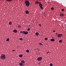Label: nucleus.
Here are the masks:
<instances>
[{
  "mask_svg": "<svg viewBox=\"0 0 66 66\" xmlns=\"http://www.w3.org/2000/svg\"><path fill=\"white\" fill-rule=\"evenodd\" d=\"M6 56L4 54H1V58L2 60H5L6 59Z\"/></svg>",
  "mask_w": 66,
  "mask_h": 66,
  "instance_id": "obj_1",
  "label": "nucleus"
},
{
  "mask_svg": "<svg viewBox=\"0 0 66 66\" xmlns=\"http://www.w3.org/2000/svg\"><path fill=\"white\" fill-rule=\"evenodd\" d=\"M25 3L26 4V6H29L30 4V3L29 1H25Z\"/></svg>",
  "mask_w": 66,
  "mask_h": 66,
  "instance_id": "obj_2",
  "label": "nucleus"
},
{
  "mask_svg": "<svg viewBox=\"0 0 66 66\" xmlns=\"http://www.w3.org/2000/svg\"><path fill=\"white\" fill-rule=\"evenodd\" d=\"M23 34H24L25 35H27L28 34V32L27 31H23Z\"/></svg>",
  "mask_w": 66,
  "mask_h": 66,
  "instance_id": "obj_3",
  "label": "nucleus"
},
{
  "mask_svg": "<svg viewBox=\"0 0 66 66\" xmlns=\"http://www.w3.org/2000/svg\"><path fill=\"white\" fill-rule=\"evenodd\" d=\"M42 60V57H39L37 59V60L38 61H40Z\"/></svg>",
  "mask_w": 66,
  "mask_h": 66,
  "instance_id": "obj_4",
  "label": "nucleus"
},
{
  "mask_svg": "<svg viewBox=\"0 0 66 66\" xmlns=\"http://www.w3.org/2000/svg\"><path fill=\"white\" fill-rule=\"evenodd\" d=\"M39 6H40V9H42V10L43 9V7L42 6H43V5H42V4H40V5H39Z\"/></svg>",
  "mask_w": 66,
  "mask_h": 66,
  "instance_id": "obj_5",
  "label": "nucleus"
},
{
  "mask_svg": "<svg viewBox=\"0 0 66 66\" xmlns=\"http://www.w3.org/2000/svg\"><path fill=\"white\" fill-rule=\"evenodd\" d=\"M62 36V35L61 34H58V37H61Z\"/></svg>",
  "mask_w": 66,
  "mask_h": 66,
  "instance_id": "obj_6",
  "label": "nucleus"
},
{
  "mask_svg": "<svg viewBox=\"0 0 66 66\" xmlns=\"http://www.w3.org/2000/svg\"><path fill=\"white\" fill-rule=\"evenodd\" d=\"M64 14L63 13H60V15L61 17H62L64 16Z\"/></svg>",
  "mask_w": 66,
  "mask_h": 66,
  "instance_id": "obj_7",
  "label": "nucleus"
},
{
  "mask_svg": "<svg viewBox=\"0 0 66 66\" xmlns=\"http://www.w3.org/2000/svg\"><path fill=\"white\" fill-rule=\"evenodd\" d=\"M13 32H14V33H16L17 32V30H14L13 31Z\"/></svg>",
  "mask_w": 66,
  "mask_h": 66,
  "instance_id": "obj_8",
  "label": "nucleus"
},
{
  "mask_svg": "<svg viewBox=\"0 0 66 66\" xmlns=\"http://www.w3.org/2000/svg\"><path fill=\"white\" fill-rule=\"evenodd\" d=\"M19 65L20 66H22V65H23V64L22 62L20 63H19Z\"/></svg>",
  "mask_w": 66,
  "mask_h": 66,
  "instance_id": "obj_9",
  "label": "nucleus"
},
{
  "mask_svg": "<svg viewBox=\"0 0 66 66\" xmlns=\"http://www.w3.org/2000/svg\"><path fill=\"white\" fill-rule=\"evenodd\" d=\"M51 41L52 42H53L55 40L54 39H51Z\"/></svg>",
  "mask_w": 66,
  "mask_h": 66,
  "instance_id": "obj_10",
  "label": "nucleus"
},
{
  "mask_svg": "<svg viewBox=\"0 0 66 66\" xmlns=\"http://www.w3.org/2000/svg\"><path fill=\"white\" fill-rule=\"evenodd\" d=\"M21 62L23 63H24V60H21Z\"/></svg>",
  "mask_w": 66,
  "mask_h": 66,
  "instance_id": "obj_11",
  "label": "nucleus"
},
{
  "mask_svg": "<svg viewBox=\"0 0 66 66\" xmlns=\"http://www.w3.org/2000/svg\"><path fill=\"white\" fill-rule=\"evenodd\" d=\"M26 13L27 14H28L29 13V12L28 11H26Z\"/></svg>",
  "mask_w": 66,
  "mask_h": 66,
  "instance_id": "obj_12",
  "label": "nucleus"
},
{
  "mask_svg": "<svg viewBox=\"0 0 66 66\" xmlns=\"http://www.w3.org/2000/svg\"><path fill=\"white\" fill-rule=\"evenodd\" d=\"M23 56V55L22 54H20L19 55V57H22Z\"/></svg>",
  "mask_w": 66,
  "mask_h": 66,
  "instance_id": "obj_13",
  "label": "nucleus"
},
{
  "mask_svg": "<svg viewBox=\"0 0 66 66\" xmlns=\"http://www.w3.org/2000/svg\"><path fill=\"white\" fill-rule=\"evenodd\" d=\"M36 35L37 36H38V35H39V34L38 32H36Z\"/></svg>",
  "mask_w": 66,
  "mask_h": 66,
  "instance_id": "obj_14",
  "label": "nucleus"
},
{
  "mask_svg": "<svg viewBox=\"0 0 66 66\" xmlns=\"http://www.w3.org/2000/svg\"><path fill=\"white\" fill-rule=\"evenodd\" d=\"M29 51L28 50H26V52H27L28 53L29 52Z\"/></svg>",
  "mask_w": 66,
  "mask_h": 66,
  "instance_id": "obj_15",
  "label": "nucleus"
},
{
  "mask_svg": "<svg viewBox=\"0 0 66 66\" xmlns=\"http://www.w3.org/2000/svg\"><path fill=\"white\" fill-rule=\"evenodd\" d=\"M62 42V41L61 40H60L59 41V42L60 43H61Z\"/></svg>",
  "mask_w": 66,
  "mask_h": 66,
  "instance_id": "obj_16",
  "label": "nucleus"
},
{
  "mask_svg": "<svg viewBox=\"0 0 66 66\" xmlns=\"http://www.w3.org/2000/svg\"><path fill=\"white\" fill-rule=\"evenodd\" d=\"M10 40V39L9 38H7V39L6 40V41L7 42H9V41Z\"/></svg>",
  "mask_w": 66,
  "mask_h": 66,
  "instance_id": "obj_17",
  "label": "nucleus"
},
{
  "mask_svg": "<svg viewBox=\"0 0 66 66\" xmlns=\"http://www.w3.org/2000/svg\"><path fill=\"white\" fill-rule=\"evenodd\" d=\"M12 23V22L11 21H10L9 22V24L10 25Z\"/></svg>",
  "mask_w": 66,
  "mask_h": 66,
  "instance_id": "obj_18",
  "label": "nucleus"
},
{
  "mask_svg": "<svg viewBox=\"0 0 66 66\" xmlns=\"http://www.w3.org/2000/svg\"><path fill=\"white\" fill-rule=\"evenodd\" d=\"M51 10H54V8L53 7H52L51 9Z\"/></svg>",
  "mask_w": 66,
  "mask_h": 66,
  "instance_id": "obj_19",
  "label": "nucleus"
},
{
  "mask_svg": "<svg viewBox=\"0 0 66 66\" xmlns=\"http://www.w3.org/2000/svg\"><path fill=\"white\" fill-rule=\"evenodd\" d=\"M38 1H36L35 2V4H38Z\"/></svg>",
  "mask_w": 66,
  "mask_h": 66,
  "instance_id": "obj_20",
  "label": "nucleus"
},
{
  "mask_svg": "<svg viewBox=\"0 0 66 66\" xmlns=\"http://www.w3.org/2000/svg\"><path fill=\"white\" fill-rule=\"evenodd\" d=\"M39 45L40 46H42L43 45V44H42V43H39Z\"/></svg>",
  "mask_w": 66,
  "mask_h": 66,
  "instance_id": "obj_21",
  "label": "nucleus"
},
{
  "mask_svg": "<svg viewBox=\"0 0 66 66\" xmlns=\"http://www.w3.org/2000/svg\"><path fill=\"white\" fill-rule=\"evenodd\" d=\"M38 3L39 4V5H40V4H42H42L41 3V2H38Z\"/></svg>",
  "mask_w": 66,
  "mask_h": 66,
  "instance_id": "obj_22",
  "label": "nucleus"
},
{
  "mask_svg": "<svg viewBox=\"0 0 66 66\" xmlns=\"http://www.w3.org/2000/svg\"><path fill=\"white\" fill-rule=\"evenodd\" d=\"M22 39H23V38H20V40H21V41L22 40Z\"/></svg>",
  "mask_w": 66,
  "mask_h": 66,
  "instance_id": "obj_23",
  "label": "nucleus"
},
{
  "mask_svg": "<svg viewBox=\"0 0 66 66\" xmlns=\"http://www.w3.org/2000/svg\"><path fill=\"white\" fill-rule=\"evenodd\" d=\"M48 39L47 38H45V40H47Z\"/></svg>",
  "mask_w": 66,
  "mask_h": 66,
  "instance_id": "obj_24",
  "label": "nucleus"
},
{
  "mask_svg": "<svg viewBox=\"0 0 66 66\" xmlns=\"http://www.w3.org/2000/svg\"><path fill=\"white\" fill-rule=\"evenodd\" d=\"M50 66H53V64L52 63H50Z\"/></svg>",
  "mask_w": 66,
  "mask_h": 66,
  "instance_id": "obj_25",
  "label": "nucleus"
},
{
  "mask_svg": "<svg viewBox=\"0 0 66 66\" xmlns=\"http://www.w3.org/2000/svg\"><path fill=\"white\" fill-rule=\"evenodd\" d=\"M18 27L19 28H20L21 27V26L20 25H18Z\"/></svg>",
  "mask_w": 66,
  "mask_h": 66,
  "instance_id": "obj_26",
  "label": "nucleus"
},
{
  "mask_svg": "<svg viewBox=\"0 0 66 66\" xmlns=\"http://www.w3.org/2000/svg\"><path fill=\"white\" fill-rule=\"evenodd\" d=\"M11 0H7L6 1H8V2H10V1H11Z\"/></svg>",
  "mask_w": 66,
  "mask_h": 66,
  "instance_id": "obj_27",
  "label": "nucleus"
},
{
  "mask_svg": "<svg viewBox=\"0 0 66 66\" xmlns=\"http://www.w3.org/2000/svg\"><path fill=\"white\" fill-rule=\"evenodd\" d=\"M62 12L64 11V9H62Z\"/></svg>",
  "mask_w": 66,
  "mask_h": 66,
  "instance_id": "obj_28",
  "label": "nucleus"
},
{
  "mask_svg": "<svg viewBox=\"0 0 66 66\" xmlns=\"http://www.w3.org/2000/svg\"><path fill=\"white\" fill-rule=\"evenodd\" d=\"M22 33H23V31H20V33L21 34H22Z\"/></svg>",
  "mask_w": 66,
  "mask_h": 66,
  "instance_id": "obj_29",
  "label": "nucleus"
},
{
  "mask_svg": "<svg viewBox=\"0 0 66 66\" xmlns=\"http://www.w3.org/2000/svg\"><path fill=\"white\" fill-rule=\"evenodd\" d=\"M30 30V28H28V29L27 30V31H29Z\"/></svg>",
  "mask_w": 66,
  "mask_h": 66,
  "instance_id": "obj_30",
  "label": "nucleus"
},
{
  "mask_svg": "<svg viewBox=\"0 0 66 66\" xmlns=\"http://www.w3.org/2000/svg\"><path fill=\"white\" fill-rule=\"evenodd\" d=\"M56 35H59V34H58L57 33H56Z\"/></svg>",
  "mask_w": 66,
  "mask_h": 66,
  "instance_id": "obj_31",
  "label": "nucleus"
},
{
  "mask_svg": "<svg viewBox=\"0 0 66 66\" xmlns=\"http://www.w3.org/2000/svg\"><path fill=\"white\" fill-rule=\"evenodd\" d=\"M49 53V52H46V53L48 54V53Z\"/></svg>",
  "mask_w": 66,
  "mask_h": 66,
  "instance_id": "obj_32",
  "label": "nucleus"
},
{
  "mask_svg": "<svg viewBox=\"0 0 66 66\" xmlns=\"http://www.w3.org/2000/svg\"><path fill=\"white\" fill-rule=\"evenodd\" d=\"M39 26H40V27L41 26V25L40 24H39Z\"/></svg>",
  "mask_w": 66,
  "mask_h": 66,
  "instance_id": "obj_33",
  "label": "nucleus"
},
{
  "mask_svg": "<svg viewBox=\"0 0 66 66\" xmlns=\"http://www.w3.org/2000/svg\"><path fill=\"white\" fill-rule=\"evenodd\" d=\"M13 52H14V51H15V50H13Z\"/></svg>",
  "mask_w": 66,
  "mask_h": 66,
  "instance_id": "obj_34",
  "label": "nucleus"
},
{
  "mask_svg": "<svg viewBox=\"0 0 66 66\" xmlns=\"http://www.w3.org/2000/svg\"><path fill=\"white\" fill-rule=\"evenodd\" d=\"M53 32H55V31H53Z\"/></svg>",
  "mask_w": 66,
  "mask_h": 66,
  "instance_id": "obj_35",
  "label": "nucleus"
},
{
  "mask_svg": "<svg viewBox=\"0 0 66 66\" xmlns=\"http://www.w3.org/2000/svg\"><path fill=\"white\" fill-rule=\"evenodd\" d=\"M42 13L43 14V13Z\"/></svg>",
  "mask_w": 66,
  "mask_h": 66,
  "instance_id": "obj_36",
  "label": "nucleus"
},
{
  "mask_svg": "<svg viewBox=\"0 0 66 66\" xmlns=\"http://www.w3.org/2000/svg\"><path fill=\"white\" fill-rule=\"evenodd\" d=\"M23 66H24V65H23Z\"/></svg>",
  "mask_w": 66,
  "mask_h": 66,
  "instance_id": "obj_37",
  "label": "nucleus"
},
{
  "mask_svg": "<svg viewBox=\"0 0 66 66\" xmlns=\"http://www.w3.org/2000/svg\"><path fill=\"white\" fill-rule=\"evenodd\" d=\"M27 26H28V25H27Z\"/></svg>",
  "mask_w": 66,
  "mask_h": 66,
  "instance_id": "obj_38",
  "label": "nucleus"
}]
</instances>
